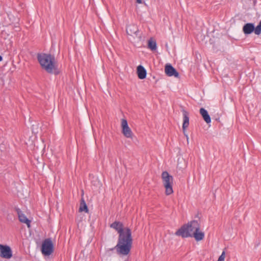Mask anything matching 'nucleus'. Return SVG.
Masks as SVG:
<instances>
[{
	"label": "nucleus",
	"instance_id": "nucleus-1",
	"mask_svg": "<svg viewBox=\"0 0 261 261\" xmlns=\"http://www.w3.org/2000/svg\"><path fill=\"white\" fill-rule=\"evenodd\" d=\"M110 227L117 231L119 233L117 244L115 247L117 252L124 255L128 254L133 244L130 229L128 227L123 228L122 223L116 221L112 223Z\"/></svg>",
	"mask_w": 261,
	"mask_h": 261
},
{
	"label": "nucleus",
	"instance_id": "nucleus-2",
	"mask_svg": "<svg viewBox=\"0 0 261 261\" xmlns=\"http://www.w3.org/2000/svg\"><path fill=\"white\" fill-rule=\"evenodd\" d=\"M37 59L41 68L48 73L55 75H58L60 73L54 55L50 54L38 53L37 55Z\"/></svg>",
	"mask_w": 261,
	"mask_h": 261
},
{
	"label": "nucleus",
	"instance_id": "nucleus-3",
	"mask_svg": "<svg viewBox=\"0 0 261 261\" xmlns=\"http://www.w3.org/2000/svg\"><path fill=\"white\" fill-rule=\"evenodd\" d=\"M200 225L196 220H192L187 224L183 225L175 232V234L182 238L192 237V233L200 230Z\"/></svg>",
	"mask_w": 261,
	"mask_h": 261
},
{
	"label": "nucleus",
	"instance_id": "nucleus-4",
	"mask_svg": "<svg viewBox=\"0 0 261 261\" xmlns=\"http://www.w3.org/2000/svg\"><path fill=\"white\" fill-rule=\"evenodd\" d=\"M162 178L164 186L165 188L166 194L169 195L173 193V176L170 175L167 171H163L162 173Z\"/></svg>",
	"mask_w": 261,
	"mask_h": 261
},
{
	"label": "nucleus",
	"instance_id": "nucleus-5",
	"mask_svg": "<svg viewBox=\"0 0 261 261\" xmlns=\"http://www.w3.org/2000/svg\"><path fill=\"white\" fill-rule=\"evenodd\" d=\"M54 244L50 238L45 239L42 243L41 251L44 256H49L54 252Z\"/></svg>",
	"mask_w": 261,
	"mask_h": 261
},
{
	"label": "nucleus",
	"instance_id": "nucleus-6",
	"mask_svg": "<svg viewBox=\"0 0 261 261\" xmlns=\"http://www.w3.org/2000/svg\"><path fill=\"white\" fill-rule=\"evenodd\" d=\"M126 33L128 35L137 38L139 40L141 39V33L137 25L135 24H131L127 26Z\"/></svg>",
	"mask_w": 261,
	"mask_h": 261
},
{
	"label": "nucleus",
	"instance_id": "nucleus-7",
	"mask_svg": "<svg viewBox=\"0 0 261 261\" xmlns=\"http://www.w3.org/2000/svg\"><path fill=\"white\" fill-rule=\"evenodd\" d=\"M0 256L7 259H9L12 256V251L8 245L0 244Z\"/></svg>",
	"mask_w": 261,
	"mask_h": 261
},
{
	"label": "nucleus",
	"instance_id": "nucleus-8",
	"mask_svg": "<svg viewBox=\"0 0 261 261\" xmlns=\"http://www.w3.org/2000/svg\"><path fill=\"white\" fill-rule=\"evenodd\" d=\"M122 133L127 138H132L133 133L131 129L129 127L127 121L126 119H123L121 120Z\"/></svg>",
	"mask_w": 261,
	"mask_h": 261
},
{
	"label": "nucleus",
	"instance_id": "nucleus-9",
	"mask_svg": "<svg viewBox=\"0 0 261 261\" xmlns=\"http://www.w3.org/2000/svg\"><path fill=\"white\" fill-rule=\"evenodd\" d=\"M165 72L168 76H174L175 77H179V73L177 70L170 64H167L165 67Z\"/></svg>",
	"mask_w": 261,
	"mask_h": 261
},
{
	"label": "nucleus",
	"instance_id": "nucleus-10",
	"mask_svg": "<svg viewBox=\"0 0 261 261\" xmlns=\"http://www.w3.org/2000/svg\"><path fill=\"white\" fill-rule=\"evenodd\" d=\"M243 32L245 35H249L253 32L256 35V27L253 23H247L243 27Z\"/></svg>",
	"mask_w": 261,
	"mask_h": 261
},
{
	"label": "nucleus",
	"instance_id": "nucleus-11",
	"mask_svg": "<svg viewBox=\"0 0 261 261\" xmlns=\"http://www.w3.org/2000/svg\"><path fill=\"white\" fill-rule=\"evenodd\" d=\"M181 112L183 115L182 130L184 133H185L186 129L189 125V113L184 109H182Z\"/></svg>",
	"mask_w": 261,
	"mask_h": 261
},
{
	"label": "nucleus",
	"instance_id": "nucleus-12",
	"mask_svg": "<svg viewBox=\"0 0 261 261\" xmlns=\"http://www.w3.org/2000/svg\"><path fill=\"white\" fill-rule=\"evenodd\" d=\"M137 72L139 79L143 80L146 78L147 72L146 69L143 66L139 65L137 67Z\"/></svg>",
	"mask_w": 261,
	"mask_h": 261
},
{
	"label": "nucleus",
	"instance_id": "nucleus-13",
	"mask_svg": "<svg viewBox=\"0 0 261 261\" xmlns=\"http://www.w3.org/2000/svg\"><path fill=\"white\" fill-rule=\"evenodd\" d=\"M200 114L202 116L203 120L206 123H210L211 122V119L208 112L203 108H201L199 110Z\"/></svg>",
	"mask_w": 261,
	"mask_h": 261
},
{
	"label": "nucleus",
	"instance_id": "nucleus-14",
	"mask_svg": "<svg viewBox=\"0 0 261 261\" xmlns=\"http://www.w3.org/2000/svg\"><path fill=\"white\" fill-rule=\"evenodd\" d=\"M19 220L23 223H25L28 227H30L31 221L28 219L24 214L20 212H18Z\"/></svg>",
	"mask_w": 261,
	"mask_h": 261
},
{
	"label": "nucleus",
	"instance_id": "nucleus-15",
	"mask_svg": "<svg viewBox=\"0 0 261 261\" xmlns=\"http://www.w3.org/2000/svg\"><path fill=\"white\" fill-rule=\"evenodd\" d=\"M192 237H194L196 241H200L204 239V233L199 230H196L194 233H192Z\"/></svg>",
	"mask_w": 261,
	"mask_h": 261
},
{
	"label": "nucleus",
	"instance_id": "nucleus-16",
	"mask_svg": "<svg viewBox=\"0 0 261 261\" xmlns=\"http://www.w3.org/2000/svg\"><path fill=\"white\" fill-rule=\"evenodd\" d=\"M88 206L84 201V200L82 198L81 200L80 206L79 208V212H85L86 213H88Z\"/></svg>",
	"mask_w": 261,
	"mask_h": 261
},
{
	"label": "nucleus",
	"instance_id": "nucleus-17",
	"mask_svg": "<svg viewBox=\"0 0 261 261\" xmlns=\"http://www.w3.org/2000/svg\"><path fill=\"white\" fill-rule=\"evenodd\" d=\"M148 48L151 50L154 51L156 49V42L151 38L148 41Z\"/></svg>",
	"mask_w": 261,
	"mask_h": 261
},
{
	"label": "nucleus",
	"instance_id": "nucleus-18",
	"mask_svg": "<svg viewBox=\"0 0 261 261\" xmlns=\"http://www.w3.org/2000/svg\"><path fill=\"white\" fill-rule=\"evenodd\" d=\"M256 33L257 35H259L261 33V20L256 27Z\"/></svg>",
	"mask_w": 261,
	"mask_h": 261
},
{
	"label": "nucleus",
	"instance_id": "nucleus-19",
	"mask_svg": "<svg viewBox=\"0 0 261 261\" xmlns=\"http://www.w3.org/2000/svg\"><path fill=\"white\" fill-rule=\"evenodd\" d=\"M225 257V252L223 251L221 254V255L219 257L218 261H224Z\"/></svg>",
	"mask_w": 261,
	"mask_h": 261
},
{
	"label": "nucleus",
	"instance_id": "nucleus-20",
	"mask_svg": "<svg viewBox=\"0 0 261 261\" xmlns=\"http://www.w3.org/2000/svg\"><path fill=\"white\" fill-rule=\"evenodd\" d=\"M136 2L138 4H141L142 3V0H136Z\"/></svg>",
	"mask_w": 261,
	"mask_h": 261
},
{
	"label": "nucleus",
	"instance_id": "nucleus-21",
	"mask_svg": "<svg viewBox=\"0 0 261 261\" xmlns=\"http://www.w3.org/2000/svg\"><path fill=\"white\" fill-rule=\"evenodd\" d=\"M3 60V57L2 56L0 55V62Z\"/></svg>",
	"mask_w": 261,
	"mask_h": 261
}]
</instances>
